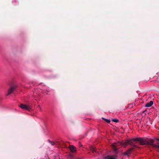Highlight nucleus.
<instances>
[{"label":"nucleus","instance_id":"obj_11","mask_svg":"<svg viewBox=\"0 0 159 159\" xmlns=\"http://www.w3.org/2000/svg\"><path fill=\"white\" fill-rule=\"evenodd\" d=\"M118 145V143H114L112 144V146L114 148H116V146H117Z\"/></svg>","mask_w":159,"mask_h":159},{"label":"nucleus","instance_id":"obj_15","mask_svg":"<svg viewBox=\"0 0 159 159\" xmlns=\"http://www.w3.org/2000/svg\"><path fill=\"white\" fill-rule=\"evenodd\" d=\"M106 121L107 122V123H109L110 122V120H107V119H106Z\"/></svg>","mask_w":159,"mask_h":159},{"label":"nucleus","instance_id":"obj_2","mask_svg":"<svg viewBox=\"0 0 159 159\" xmlns=\"http://www.w3.org/2000/svg\"><path fill=\"white\" fill-rule=\"evenodd\" d=\"M19 107L23 109L30 110V107L29 106L25 104H21Z\"/></svg>","mask_w":159,"mask_h":159},{"label":"nucleus","instance_id":"obj_1","mask_svg":"<svg viewBox=\"0 0 159 159\" xmlns=\"http://www.w3.org/2000/svg\"><path fill=\"white\" fill-rule=\"evenodd\" d=\"M135 141H138L140 143L141 145L147 144V141L145 139L141 138H136L134 139Z\"/></svg>","mask_w":159,"mask_h":159},{"label":"nucleus","instance_id":"obj_4","mask_svg":"<svg viewBox=\"0 0 159 159\" xmlns=\"http://www.w3.org/2000/svg\"><path fill=\"white\" fill-rule=\"evenodd\" d=\"M156 140H153L152 139H149L148 141H147L148 143H147V144L150 145L154 147V145L155 144L154 142L156 141Z\"/></svg>","mask_w":159,"mask_h":159},{"label":"nucleus","instance_id":"obj_13","mask_svg":"<svg viewBox=\"0 0 159 159\" xmlns=\"http://www.w3.org/2000/svg\"><path fill=\"white\" fill-rule=\"evenodd\" d=\"M131 149H130L128 151H127L126 152V153L127 154H129L130 153V151H131Z\"/></svg>","mask_w":159,"mask_h":159},{"label":"nucleus","instance_id":"obj_7","mask_svg":"<svg viewBox=\"0 0 159 159\" xmlns=\"http://www.w3.org/2000/svg\"><path fill=\"white\" fill-rule=\"evenodd\" d=\"M153 104V102L152 101H150L149 102L147 103L145 105L146 107H149L151 106Z\"/></svg>","mask_w":159,"mask_h":159},{"label":"nucleus","instance_id":"obj_8","mask_svg":"<svg viewBox=\"0 0 159 159\" xmlns=\"http://www.w3.org/2000/svg\"><path fill=\"white\" fill-rule=\"evenodd\" d=\"M70 149L72 152H74L76 151V148H75L73 146H70Z\"/></svg>","mask_w":159,"mask_h":159},{"label":"nucleus","instance_id":"obj_16","mask_svg":"<svg viewBox=\"0 0 159 159\" xmlns=\"http://www.w3.org/2000/svg\"><path fill=\"white\" fill-rule=\"evenodd\" d=\"M16 2V1L15 0H13V2Z\"/></svg>","mask_w":159,"mask_h":159},{"label":"nucleus","instance_id":"obj_12","mask_svg":"<svg viewBox=\"0 0 159 159\" xmlns=\"http://www.w3.org/2000/svg\"><path fill=\"white\" fill-rule=\"evenodd\" d=\"M112 120L115 122H118L119 121V120L117 119H113Z\"/></svg>","mask_w":159,"mask_h":159},{"label":"nucleus","instance_id":"obj_3","mask_svg":"<svg viewBox=\"0 0 159 159\" xmlns=\"http://www.w3.org/2000/svg\"><path fill=\"white\" fill-rule=\"evenodd\" d=\"M16 87L15 86H11L8 90V92L7 94V95H9L11 94L16 89Z\"/></svg>","mask_w":159,"mask_h":159},{"label":"nucleus","instance_id":"obj_14","mask_svg":"<svg viewBox=\"0 0 159 159\" xmlns=\"http://www.w3.org/2000/svg\"><path fill=\"white\" fill-rule=\"evenodd\" d=\"M49 143L51 144L52 145H53L54 144V142L51 141H49Z\"/></svg>","mask_w":159,"mask_h":159},{"label":"nucleus","instance_id":"obj_6","mask_svg":"<svg viewBox=\"0 0 159 159\" xmlns=\"http://www.w3.org/2000/svg\"><path fill=\"white\" fill-rule=\"evenodd\" d=\"M155 143L154 145V148L158 150H159V140H156V141L154 142Z\"/></svg>","mask_w":159,"mask_h":159},{"label":"nucleus","instance_id":"obj_9","mask_svg":"<svg viewBox=\"0 0 159 159\" xmlns=\"http://www.w3.org/2000/svg\"><path fill=\"white\" fill-rule=\"evenodd\" d=\"M90 150L92 151L93 152H95L96 151V148H95L92 146H90Z\"/></svg>","mask_w":159,"mask_h":159},{"label":"nucleus","instance_id":"obj_5","mask_svg":"<svg viewBox=\"0 0 159 159\" xmlns=\"http://www.w3.org/2000/svg\"><path fill=\"white\" fill-rule=\"evenodd\" d=\"M134 139H131V140H126L125 141L122 143H121L122 144H123L124 143H125V144L126 145H127L128 144H129L132 145L133 141H135L134 140Z\"/></svg>","mask_w":159,"mask_h":159},{"label":"nucleus","instance_id":"obj_10","mask_svg":"<svg viewBox=\"0 0 159 159\" xmlns=\"http://www.w3.org/2000/svg\"><path fill=\"white\" fill-rule=\"evenodd\" d=\"M106 159H116L114 156H108L106 157Z\"/></svg>","mask_w":159,"mask_h":159}]
</instances>
